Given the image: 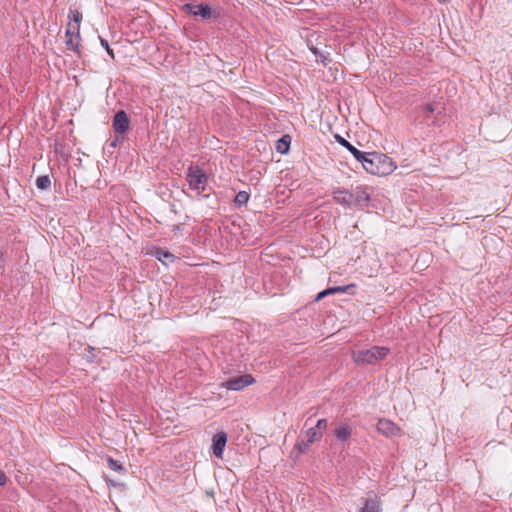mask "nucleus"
Listing matches in <instances>:
<instances>
[{
	"label": "nucleus",
	"instance_id": "19",
	"mask_svg": "<svg viewBox=\"0 0 512 512\" xmlns=\"http://www.w3.org/2000/svg\"><path fill=\"white\" fill-rule=\"evenodd\" d=\"M249 198H250V195L248 192L239 191L235 196L234 202L238 207H241V206H244L247 204V202L249 201Z\"/></svg>",
	"mask_w": 512,
	"mask_h": 512
},
{
	"label": "nucleus",
	"instance_id": "28",
	"mask_svg": "<svg viewBox=\"0 0 512 512\" xmlns=\"http://www.w3.org/2000/svg\"><path fill=\"white\" fill-rule=\"evenodd\" d=\"M118 144V138L116 137L114 140H112L109 144L110 147L116 148Z\"/></svg>",
	"mask_w": 512,
	"mask_h": 512
},
{
	"label": "nucleus",
	"instance_id": "30",
	"mask_svg": "<svg viewBox=\"0 0 512 512\" xmlns=\"http://www.w3.org/2000/svg\"><path fill=\"white\" fill-rule=\"evenodd\" d=\"M311 51L313 54L318 55V50L316 48H312Z\"/></svg>",
	"mask_w": 512,
	"mask_h": 512
},
{
	"label": "nucleus",
	"instance_id": "1",
	"mask_svg": "<svg viewBox=\"0 0 512 512\" xmlns=\"http://www.w3.org/2000/svg\"><path fill=\"white\" fill-rule=\"evenodd\" d=\"M366 170V172L377 175L386 176L391 174L396 165L387 155L379 152H364V157L358 160Z\"/></svg>",
	"mask_w": 512,
	"mask_h": 512
},
{
	"label": "nucleus",
	"instance_id": "14",
	"mask_svg": "<svg viewBox=\"0 0 512 512\" xmlns=\"http://www.w3.org/2000/svg\"><path fill=\"white\" fill-rule=\"evenodd\" d=\"M435 106L433 104H426L422 107V117H423V120L428 124V125H439V121H438V118L437 116L434 115L435 113Z\"/></svg>",
	"mask_w": 512,
	"mask_h": 512
},
{
	"label": "nucleus",
	"instance_id": "25",
	"mask_svg": "<svg viewBox=\"0 0 512 512\" xmlns=\"http://www.w3.org/2000/svg\"><path fill=\"white\" fill-rule=\"evenodd\" d=\"M99 39H100L101 46H102V47H104V48L106 49V51H107L108 55H109L112 59H114V57H115V56H114V52H113V50L110 48L108 41H107L106 39L102 38V37H99Z\"/></svg>",
	"mask_w": 512,
	"mask_h": 512
},
{
	"label": "nucleus",
	"instance_id": "3",
	"mask_svg": "<svg viewBox=\"0 0 512 512\" xmlns=\"http://www.w3.org/2000/svg\"><path fill=\"white\" fill-rule=\"evenodd\" d=\"M186 180L191 190H195L200 194L205 190L208 177L199 166H189L187 169Z\"/></svg>",
	"mask_w": 512,
	"mask_h": 512
},
{
	"label": "nucleus",
	"instance_id": "20",
	"mask_svg": "<svg viewBox=\"0 0 512 512\" xmlns=\"http://www.w3.org/2000/svg\"><path fill=\"white\" fill-rule=\"evenodd\" d=\"M51 180L48 175L39 176L36 179V187L40 190H46L50 187Z\"/></svg>",
	"mask_w": 512,
	"mask_h": 512
},
{
	"label": "nucleus",
	"instance_id": "7",
	"mask_svg": "<svg viewBox=\"0 0 512 512\" xmlns=\"http://www.w3.org/2000/svg\"><path fill=\"white\" fill-rule=\"evenodd\" d=\"M182 10L188 14H192L194 16H200L204 20L209 19L212 14L211 7L205 3H200V4L187 3V4L183 5Z\"/></svg>",
	"mask_w": 512,
	"mask_h": 512
},
{
	"label": "nucleus",
	"instance_id": "5",
	"mask_svg": "<svg viewBox=\"0 0 512 512\" xmlns=\"http://www.w3.org/2000/svg\"><path fill=\"white\" fill-rule=\"evenodd\" d=\"M255 379L250 374L240 375L228 379L221 384L227 390L240 391L245 387L251 385Z\"/></svg>",
	"mask_w": 512,
	"mask_h": 512
},
{
	"label": "nucleus",
	"instance_id": "29",
	"mask_svg": "<svg viewBox=\"0 0 512 512\" xmlns=\"http://www.w3.org/2000/svg\"><path fill=\"white\" fill-rule=\"evenodd\" d=\"M2 264H3V253L0 252V268L2 267Z\"/></svg>",
	"mask_w": 512,
	"mask_h": 512
},
{
	"label": "nucleus",
	"instance_id": "22",
	"mask_svg": "<svg viewBox=\"0 0 512 512\" xmlns=\"http://www.w3.org/2000/svg\"><path fill=\"white\" fill-rule=\"evenodd\" d=\"M107 463H108L109 468L114 470V471H117V472H124L125 471V469L122 466V464L119 461L113 459L112 457H109V456L107 457Z\"/></svg>",
	"mask_w": 512,
	"mask_h": 512
},
{
	"label": "nucleus",
	"instance_id": "9",
	"mask_svg": "<svg viewBox=\"0 0 512 512\" xmlns=\"http://www.w3.org/2000/svg\"><path fill=\"white\" fill-rule=\"evenodd\" d=\"M130 125V120L124 110L116 112L113 118V129L117 134H124Z\"/></svg>",
	"mask_w": 512,
	"mask_h": 512
},
{
	"label": "nucleus",
	"instance_id": "2",
	"mask_svg": "<svg viewBox=\"0 0 512 512\" xmlns=\"http://www.w3.org/2000/svg\"><path fill=\"white\" fill-rule=\"evenodd\" d=\"M389 353L387 347L373 346L352 352V359L359 365H372L383 360Z\"/></svg>",
	"mask_w": 512,
	"mask_h": 512
},
{
	"label": "nucleus",
	"instance_id": "32",
	"mask_svg": "<svg viewBox=\"0 0 512 512\" xmlns=\"http://www.w3.org/2000/svg\"><path fill=\"white\" fill-rule=\"evenodd\" d=\"M179 229H180L179 225L174 226V230H179Z\"/></svg>",
	"mask_w": 512,
	"mask_h": 512
},
{
	"label": "nucleus",
	"instance_id": "15",
	"mask_svg": "<svg viewBox=\"0 0 512 512\" xmlns=\"http://www.w3.org/2000/svg\"><path fill=\"white\" fill-rule=\"evenodd\" d=\"M335 139L336 141L343 147H345L353 156L354 158L358 161L360 158H363L364 157V152L358 150L356 147H354L349 141H347L346 139H344L342 136L340 135H335Z\"/></svg>",
	"mask_w": 512,
	"mask_h": 512
},
{
	"label": "nucleus",
	"instance_id": "27",
	"mask_svg": "<svg viewBox=\"0 0 512 512\" xmlns=\"http://www.w3.org/2000/svg\"><path fill=\"white\" fill-rule=\"evenodd\" d=\"M6 483H7V476L2 470H0V486H4Z\"/></svg>",
	"mask_w": 512,
	"mask_h": 512
},
{
	"label": "nucleus",
	"instance_id": "4",
	"mask_svg": "<svg viewBox=\"0 0 512 512\" xmlns=\"http://www.w3.org/2000/svg\"><path fill=\"white\" fill-rule=\"evenodd\" d=\"M322 432L317 430L315 427H311L306 431L305 438L300 439L294 446L292 454L298 457L300 454L306 453L309 446L315 441L320 440Z\"/></svg>",
	"mask_w": 512,
	"mask_h": 512
},
{
	"label": "nucleus",
	"instance_id": "23",
	"mask_svg": "<svg viewBox=\"0 0 512 512\" xmlns=\"http://www.w3.org/2000/svg\"><path fill=\"white\" fill-rule=\"evenodd\" d=\"M68 19L71 23L80 24L82 20V14L78 10H70Z\"/></svg>",
	"mask_w": 512,
	"mask_h": 512
},
{
	"label": "nucleus",
	"instance_id": "8",
	"mask_svg": "<svg viewBox=\"0 0 512 512\" xmlns=\"http://www.w3.org/2000/svg\"><path fill=\"white\" fill-rule=\"evenodd\" d=\"M352 200L353 207H359L363 209L369 206L371 198L370 195L367 193L366 189L359 186L352 190Z\"/></svg>",
	"mask_w": 512,
	"mask_h": 512
},
{
	"label": "nucleus",
	"instance_id": "10",
	"mask_svg": "<svg viewBox=\"0 0 512 512\" xmlns=\"http://www.w3.org/2000/svg\"><path fill=\"white\" fill-rule=\"evenodd\" d=\"M227 433L220 431L216 433L212 438V451L216 457H222L224 448L227 443Z\"/></svg>",
	"mask_w": 512,
	"mask_h": 512
},
{
	"label": "nucleus",
	"instance_id": "13",
	"mask_svg": "<svg viewBox=\"0 0 512 512\" xmlns=\"http://www.w3.org/2000/svg\"><path fill=\"white\" fill-rule=\"evenodd\" d=\"M355 288H356L355 284H349V285H346V286L329 287V288L321 291L320 293H318V295L316 296L315 301H320L323 298H325L326 296L332 295V294H336V293H350V294H353L354 293L353 290Z\"/></svg>",
	"mask_w": 512,
	"mask_h": 512
},
{
	"label": "nucleus",
	"instance_id": "11",
	"mask_svg": "<svg viewBox=\"0 0 512 512\" xmlns=\"http://www.w3.org/2000/svg\"><path fill=\"white\" fill-rule=\"evenodd\" d=\"M359 512H382L380 498L371 492L369 497L363 499V506Z\"/></svg>",
	"mask_w": 512,
	"mask_h": 512
},
{
	"label": "nucleus",
	"instance_id": "17",
	"mask_svg": "<svg viewBox=\"0 0 512 512\" xmlns=\"http://www.w3.org/2000/svg\"><path fill=\"white\" fill-rule=\"evenodd\" d=\"M65 38H66L65 44L68 47V49L79 53L81 37L79 36V38H76V36H74V34H72V35L70 34L69 36H65Z\"/></svg>",
	"mask_w": 512,
	"mask_h": 512
},
{
	"label": "nucleus",
	"instance_id": "18",
	"mask_svg": "<svg viewBox=\"0 0 512 512\" xmlns=\"http://www.w3.org/2000/svg\"><path fill=\"white\" fill-rule=\"evenodd\" d=\"M290 147V137L288 135H284L277 141L276 150L281 154H286Z\"/></svg>",
	"mask_w": 512,
	"mask_h": 512
},
{
	"label": "nucleus",
	"instance_id": "21",
	"mask_svg": "<svg viewBox=\"0 0 512 512\" xmlns=\"http://www.w3.org/2000/svg\"><path fill=\"white\" fill-rule=\"evenodd\" d=\"M70 34L71 35L74 34V36H76V38H79L80 24H75V23L69 22L66 27L65 36H69Z\"/></svg>",
	"mask_w": 512,
	"mask_h": 512
},
{
	"label": "nucleus",
	"instance_id": "31",
	"mask_svg": "<svg viewBox=\"0 0 512 512\" xmlns=\"http://www.w3.org/2000/svg\"><path fill=\"white\" fill-rule=\"evenodd\" d=\"M321 58H322V60H321V63H324V64H326V63H325V59H326V57H324V56H321Z\"/></svg>",
	"mask_w": 512,
	"mask_h": 512
},
{
	"label": "nucleus",
	"instance_id": "26",
	"mask_svg": "<svg viewBox=\"0 0 512 512\" xmlns=\"http://www.w3.org/2000/svg\"><path fill=\"white\" fill-rule=\"evenodd\" d=\"M328 426V422L326 419H319L317 424L314 426L317 430L322 431L325 430Z\"/></svg>",
	"mask_w": 512,
	"mask_h": 512
},
{
	"label": "nucleus",
	"instance_id": "6",
	"mask_svg": "<svg viewBox=\"0 0 512 512\" xmlns=\"http://www.w3.org/2000/svg\"><path fill=\"white\" fill-rule=\"evenodd\" d=\"M377 431L385 437H397L401 436V428L393 421L382 418L378 420Z\"/></svg>",
	"mask_w": 512,
	"mask_h": 512
},
{
	"label": "nucleus",
	"instance_id": "16",
	"mask_svg": "<svg viewBox=\"0 0 512 512\" xmlns=\"http://www.w3.org/2000/svg\"><path fill=\"white\" fill-rule=\"evenodd\" d=\"M352 433V429L347 424H342L335 430V436L338 440L346 441Z\"/></svg>",
	"mask_w": 512,
	"mask_h": 512
},
{
	"label": "nucleus",
	"instance_id": "12",
	"mask_svg": "<svg viewBox=\"0 0 512 512\" xmlns=\"http://www.w3.org/2000/svg\"><path fill=\"white\" fill-rule=\"evenodd\" d=\"M333 199L336 203L345 207H352V191H348L343 188H335L332 192Z\"/></svg>",
	"mask_w": 512,
	"mask_h": 512
},
{
	"label": "nucleus",
	"instance_id": "24",
	"mask_svg": "<svg viewBox=\"0 0 512 512\" xmlns=\"http://www.w3.org/2000/svg\"><path fill=\"white\" fill-rule=\"evenodd\" d=\"M155 256L158 260L162 261V256L163 258H169L171 260L174 259V255L168 251H163L161 249H157L156 252H155Z\"/></svg>",
	"mask_w": 512,
	"mask_h": 512
}]
</instances>
